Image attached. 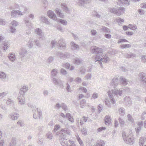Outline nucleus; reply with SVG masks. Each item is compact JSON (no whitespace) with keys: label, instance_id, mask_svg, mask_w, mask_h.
I'll list each match as a JSON object with an SVG mask.
<instances>
[{"label":"nucleus","instance_id":"0eeeda50","mask_svg":"<svg viewBox=\"0 0 146 146\" xmlns=\"http://www.w3.org/2000/svg\"><path fill=\"white\" fill-rule=\"evenodd\" d=\"M27 88L26 86H23L21 89V91L23 92H26L27 90Z\"/></svg>","mask_w":146,"mask_h":146},{"label":"nucleus","instance_id":"20e7f679","mask_svg":"<svg viewBox=\"0 0 146 146\" xmlns=\"http://www.w3.org/2000/svg\"><path fill=\"white\" fill-rule=\"evenodd\" d=\"M123 29L124 30H126L128 29V28H129L131 29H133L135 28V27L133 25H129L127 27L126 26H123Z\"/></svg>","mask_w":146,"mask_h":146},{"label":"nucleus","instance_id":"dca6fc26","mask_svg":"<svg viewBox=\"0 0 146 146\" xmlns=\"http://www.w3.org/2000/svg\"><path fill=\"white\" fill-rule=\"evenodd\" d=\"M69 120L70 121H71L72 122L74 121L72 117H70V118H68Z\"/></svg>","mask_w":146,"mask_h":146},{"label":"nucleus","instance_id":"4be33fe9","mask_svg":"<svg viewBox=\"0 0 146 146\" xmlns=\"http://www.w3.org/2000/svg\"><path fill=\"white\" fill-rule=\"evenodd\" d=\"M83 97V95L82 94H80L79 95V98L80 99L82 98Z\"/></svg>","mask_w":146,"mask_h":146},{"label":"nucleus","instance_id":"9b49d317","mask_svg":"<svg viewBox=\"0 0 146 146\" xmlns=\"http://www.w3.org/2000/svg\"><path fill=\"white\" fill-rule=\"evenodd\" d=\"M106 129V128L104 127H101L99 128L98 129V131L100 132L102 131L103 130H104Z\"/></svg>","mask_w":146,"mask_h":146},{"label":"nucleus","instance_id":"72a5a7b5","mask_svg":"<svg viewBox=\"0 0 146 146\" xmlns=\"http://www.w3.org/2000/svg\"><path fill=\"white\" fill-rule=\"evenodd\" d=\"M140 12H141V11H140V10H139V13H140Z\"/></svg>","mask_w":146,"mask_h":146},{"label":"nucleus","instance_id":"2eb2a0df","mask_svg":"<svg viewBox=\"0 0 146 146\" xmlns=\"http://www.w3.org/2000/svg\"><path fill=\"white\" fill-rule=\"evenodd\" d=\"M60 22L62 23V24H63V25H66V22L64 20H61L60 21Z\"/></svg>","mask_w":146,"mask_h":146},{"label":"nucleus","instance_id":"a211bd4d","mask_svg":"<svg viewBox=\"0 0 146 146\" xmlns=\"http://www.w3.org/2000/svg\"><path fill=\"white\" fill-rule=\"evenodd\" d=\"M88 119V117H83V120L84 122H86Z\"/></svg>","mask_w":146,"mask_h":146},{"label":"nucleus","instance_id":"7ed1b4c3","mask_svg":"<svg viewBox=\"0 0 146 146\" xmlns=\"http://www.w3.org/2000/svg\"><path fill=\"white\" fill-rule=\"evenodd\" d=\"M48 17L51 18L53 19H54L56 17L55 15L52 11H48Z\"/></svg>","mask_w":146,"mask_h":146},{"label":"nucleus","instance_id":"f3484780","mask_svg":"<svg viewBox=\"0 0 146 146\" xmlns=\"http://www.w3.org/2000/svg\"><path fill=\"white\" fill-rule=\"evenodd\" d=\"M128 42V41L127 40L125 39H121V40L119 41V42Z\"/></svg>","mask_w":146,"mask_h":146},{"label":"nucleus","instance_id":"5701e85b","mask_svg":"<svg viewBox=\"0 0 146 146\" xmlns=\"http://www.w3.org/2000/svg\"><path fill=\"white\" fill-rule=\"evenodd\" d=\"M59 125H56L54 129H57L58 128H59Z\"/></svg>","mask_w":146,"mask_h":146},{"label":"nucleus","instance_id":"f257e3e1","mask_svg":"<svg viewBox=\"0 0 146 146\" xmlns=\"http://www.w3.org/2000/svg\"><path fill=\"white\" fill-rule=\"evenodd\" d=\"M92 52L93 53L96 52L97 53L102 52V49L101 48H97L95 47L94 48H93L92 49Z\"/></svg>","mask_w":146,"mask_h":146},{"label":"nucleus","instance_id":"f8f14e48","mask_svg":"<svg viewBox=\"0 0 146 146\" xmlns=\"http://www.w3.org/2000/svg\"><path fill=\"white\" fill-rule=\"evenodd\" d=\"M141 7L143 8H146V3H142L141 4Z\"/></svg>","mask_w":146,"mask_h":146},{"label":"nucleus","instance_id":"39448f33","mask_svg":"<svg viewBox=\"0 0 146 146\" xmlns=\"http://www.w3.org/2000/svg\"><path fill=\"white\" fill-rule=\"evenodd\" d=\"M9 58L10 60L11 61H14L15 59V56L14 54H11L9 56Z\"/></svg>","mask_w":146,"mask_h":146},{"label":"nucleus","instance_id":"7c9ffc66","mask_svg":"<svg viewBox=\"0 0 146 146\" xmlns=\"http://www.w3.org/2000/svg\"><path fill=\"white\" fill-rule=\"evenodd\" d=\"M61 71L62 72L63 71H64V70L63 69H62L61 70Z\"/></svg>","mask_w":146,"mask_h":146},{"label":"nucleus","instance_id":"1a4fd4ad","mask_svg":"<svg viewBox=\"0 0 146 146\" xmlns=\"http://www.w3.org/2000/svg\"><path fill=\"white\" fill-rule=\"evenodd\" d=\"M118 24L120 25L122 23H123L124 22V20L121 19H119L117 20Z\"/></svg>","mask_w":146,"mask_h":146},{"label":"nucleus","instance_id":"412c9836","mask_svg":"<svg viewBox=\"0 0 146 146\" xmlns=\"http://www.w3.org/2000/svg\"><path fill=\"white\" fill-rule=\"evenodd\" d=\"M93 97L94 98H97V96L96 94H93Z\"/></svg>","mask_w":146,"mask_h":146},{"label":"nucleus","instance_id":"4c0bfd02","mask_svg":"<svg viewBox=\"0 0 146 146\" xmlns=\"http://www.w3.org/2000/svg\"><path fill=\"white\" fill-rule=\"evenodd\" d=\"M101 146H102V144H101Z\"/></svg>","mask_w":146,"mask_h":146},{"label":"nucleus","instance_id":"473e14b6","mask_svg":"<svg viewBox=\"0 0 146 146\" xmlns=\"http://www.w3.org/2000/svg\"><path fill=\"white\" fill-rule=\"evenodd\" d=\"M55 71V70H53L52 71V72H54V71Z\"/></svg>","mask_w":146,"mask_h":146},{"label":"nucleus","instance_id":"c756f323","mask_svg":"<svg viewBox=\"0 0 146 146\" xmlns=\"http://www.w3.org/2000/svg\"><path fill=\"white\" fill-rule=\"evenodd\" d=\"M97 146H100L99 143L97 144Z\"/></svg>","mask_w":146,"mask_h":146},{"label":"nucleus","instance_id":"aec40b11","mask_svg":"<svg viewBox=\"0 0 146 146\" xmlns=\"http://www.w3.org/2000/svg\"><path fill=\"white\" fill-rule=\"evenodd\" d=\"M81 89L83 90V92H84L86 93L87 92L86 89L84 88H82Z\"/></svg>","mask_w":146,"mask_h":146},{"label":"nucleus","instance_id":"393cba45","mask_svg":"<svg viewBox=\"0 0 146 146\" xmlns=\"http://www.w3.org/2000/svg\"><path fill=\"white\" fill-rule=\"evenodd\" d=\"M144 143V142L143 141L142 142V143H140V146H142V145H143V144Z\"/></svg>","mask_w":146,"mask_h":146},{"label":"nucleus","instance_id":"bb28decb","mask_svg":"<svg viewBox=\"0 0 146 146\" xmlns=\"http://www.w3.org/2000/svg\"><path fill=\"white\" fill-rule=\"evenodd\" d=\"M3 141L1 142V143H0V146L2 145H3Z\"/></svg>","mask_w":146,"mask_h":146},{"label":"nucleus","instance_id":"2f4dec72","mask_svg":"<svg viewBox=\"0 0 146 146\" xmlns=\"http://www.w3.org/2000/svg\"><path fill=\"white\" fill-rule=\"evenodd\" d=\"M135 1H139V0H134Z\"/></svg>","mask_w":146,"mask_h":146},{"label":"nucleus","instance_id":"c9c22d12","mask_svg":"<svg viewBox=\"0 0 146 146\" xmlns=\"http://www.w3.org/2000/svg\"><path fill=\"white\" fill-rule=\"evenodd\" d=\"M56 106H57V107H58V104H57V105H56Z\"/></svg>","mask_w":146,"mask_h":146},{"label":"nucleus","instance_id":"c85d7f7f","mask_svg":"<svg viewBox=\"0 0 146 146\" xmlns=\"http://www.w3.org/2000/svg\"><path fill=\"white\" fill-rule=\"evenodd\" d=\"M56 13H57V14H59L60 15V12H59L58 11V12H56Z\"/></svg>","mask_w":146,"mask_h":146},{"label":"nucleus","instance_id":"e433bc0d","mask_svg":"<svg viewBox=\"0 0 146 146\" xmlns=\"http://www.w3.org/2000/svg\"><path fill=\"white\" fill-rule=\"evenodd\" d=\"M99 60V59H98V60H96V61H98V60Z\"/></svg>","mask_w":146,"mask_h":146},{"label":"nucleus","instance_id":"58836bf2","mask_svg":"<svg viewBox=\"0 0 146 146\" xmlns=\"http://www.w3.org/2000/svg\"><path fill=\"white\" fill-rule=\"evenodd\" d=\"M109 92H108V94L109 93Z\"/></svg>","mask_w":146,"mask_h":146},{"label":"nucleus","instance_id":"cd10ccee","mask_svg":"<svg viewBox=\"0 0 146 146\" xmlns=\"http://www.w3.org/2000/svg\"><path fill=\"white\" fill-rule=\"evenodd\" d=\"M117 122H115V127H116V126H117Z\"/></svg>","mask_w":146,"mask_h":146},{"label":"nucleus","instance_id":"9d476101","mask_svg":"<svg viewBox=\"0 0 146 146\" xmlns=\"http://www.w3.org/2000/svg\"><path fill=\"white\" fill-rule=\"evenodd\" d=\"M9 46V45H8V44L7 43H6L4 44L3 48L4 50H5L7 49Z\"/></svg>","mask_w":146,"mask_h":146},{"label":"nucleus","instance_id":"a878e982","mask_svg":"<svg viewBox=\"0 0 146 146\" xmlns=\"http://www.w3.org/2000/svg\"><path fill=\"white\" fill-rule=\"evenodd\" d=\"M61 115L62 117H64L65 116V115L63 113H61Z\"/></svg>","mask_w":146,"mask_h":146},{"label":"nucleus","instance_id":"6e6552de","mask_svg":"<svg viewBox=\"0 0 146 146\" xmlns=\"http://www.w3.org/2000/svg\"><path fill=\"white\" fill-rule=\"evenodd\" d=\"M5 77V74L3 72H0V78H4Z\"/></svg>","mask_w":146,"mask_h":146},{"label":"nucleus","instance_id":"b1692460","mask_svg":"<svg viewBox=\"0 0 146 146\" xmlns=\"http://www.w3.org/2000/svg\"><path fill=\"white\" fill-rule=\"evenodd\" d=\"M78 141H79V143L80 144H81L82 143V141L81 140H79Z\"/></svg>","mask_w":146,"mask_h":146},{"label":"nucleus","instance_id":"6ab92c4d","mask_svg":"<svg viewBox=\"0 0 146 146\" xmlns=\"http://www.w3.org/2000/svg\"><path fill=\"white\" fill-rule=\"evenodd\" d=\"M105 36L106 38H110L111 37V36L109 34L106 35Z\"/></svg>","mask_w":146,"mask_h":146},{"label":"nucleus","instance_id":"f03ea898","mask_svg":"<svg viewBox=\"0 0 146 146\" xmlns=\"http://www.w3.org/2000/svg\"><path fill=\"white\" fill-rule=\"evenodd\" d=\"M111 121V118L108 116H106L105 119V123L106 125H108L110 124Z\"/></svg>","mask_w":146,"mask_h":146},{"label":"nucleus","instance_id":"423d86ee","mask_svg":"<svg viewBox=\"0 0 146 146\" xmlns=\"http://www.w3.org/2000/svg\"><path fill=\"white\" fill-rule=\"evenodd\" d=\"M130 45L129 44H125L121 45V47L122 48H127L130 47Z\"/></svg>","mask_w":146,"mask_h":146},{"label":"nucleus","instance_id":"ddd939ff","mask_svg":"<svg viewBox=\"0 0 146 146\" xmlns=\"http://www.w3.org/2000/svg\"><path fill=\"white\" fill-rule=\"evenodd\" d=\"M126 34L128 36H131L133 35V33L131 32H127L126 33Z\"/></svg>","mask_w":146,"mask_h":146},{"label":"nucleus","instance_id":"4468645a","mask_svg":"<svg viewBox=\"0 0 146 146\" xmlns=\"http://www.w3.org/2000/svg\"><path fill=\"white\" fill-rule=\"evenodd\" d=\"M91 34L92 35H94L96 33V32L95 30H92L91 31Z\"/></svg>","mask_w":146,"mask_h":146},{"label":"nucleus","instance_id":"f704fd0d","mask_svg":"<svg viewBox=\"0 0 146 146\" xmlns=\"http://www.w3.org/2000/svg\"><path fill=\"white\" fill-rule=\"evenodd\" d=\"M124 82H125L126 81H125H125H124ZM124 82V80H123V83H124V82Z\"/></svg>","mask_w":146,"mask_h":146}]
</instances>
